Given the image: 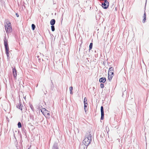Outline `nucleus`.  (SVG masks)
<instances>
[{"instance_id":"17","label":"nucleus","mask_w":149,"mask_h":149,"mask_svg":"<svg viewBox=\"0 0 149 149\" xmlns=\"http://www.w3.org/2000/svg\"><path fill=\"white\" fill-rule=\"evenodd\" d=\"M32 28L33 30H34L35 28V26L33 24H32L31 25Z\"/></svg>"},{"instance_id":"11","label":"nucleus","mask_w":149,"mask_h":149,"mask_svg":"<svg viewBox=\"0 0 149 149\" xmlns=\"http://www.w3.org/2000/svg\"><path fill=\"white\" fill-rule=\"evenodd\" d=\"M146 12H145L144 13L143 15V19L142 21L143 23H144L145 22V21L146 20Z\"/></svg>"},{"instance_id":"22","label":"nucleus","mask_w":149,"mask_h":149,"mask_svg":"<svg viewBox=\"0 0 149 149\" xmlns=\"http://www.w3.org/2000/svg\"><path fill=\"white\" fill-rule=\"evenodd\" d=\"M19 106V108L20 109L22 110V108H21H21L20 107V106Z\"/></svg>"},{"instance_id":"3","label":"nucleus","mask_w":149,"mask_h":149,"mask_svg":"<svg viewBox=\"0 0 149 149\" xmlns=\"http://www.w3.org/2000/svg\"><path fill=\"white\" fill-rule=\"evenodd\" d=\"M4 44L5 48L6 54L8 56L9 55V49L8 44V41L6 37L4 39Z\"/></svg>"},{"instance_id":"1","label":"nucleus","mask_w":149,"mask_h":149,"mask_svg":"<svg viewBox=\"0 0 149 149\" xmlns=\"http://www.w3.org/2000/svg\"><path fill=\"white\" fill-rule=\"evenodd\" d=\"M92 136L90 132H87L85 138L83 141V143L85 146H87L90 143L91 140Z\"/></svg>"},{"instance_id":"15","label":"nucleus","mask_w":149,"mask_h":149,"mask_svg":"<svg viewBox=\"0 0 149 149\" xmlns=\"http://www.w3.org/2000/svg\"><path fill=\"white\" fill-rule=\"evenodd\" d=\"M72 89H73V88H72V86H71V87H70V93L71 94H72Z\"/></svg>"},{"instance_id":"20","label":"nucleus","mask_w":149,"mask_h":149,"mask_svg":"<svg viewBox=\"0 0 149 149\" xmlns=\"http://www.w3.org/2000/svg\"><path fill=\"white\" fill-rule=\"evenodd\" d=\"M86 104H84V108L85 111H86V108L87 107Z\"/></svg>"},{"instance_id":"4","label":"nucleus","mask_w":149,"mask_h":149,"mask_svg":"<svg viewBox=\"0 0 149 149\" xmlns=\"http://www.w3.org/2000/svg\"><path fill=\"white\" fill-rule=\"evenodd\" d=\"M113 68L111 67L109 70L108 78L109 81H111L114 75Z\"/></svg>"},{"instance_id":"14","label":"nucleus","mask_w":149,"mask_h":149,"mask_svg":"<svg viewBox=\"0 0 149 149\" xmlns=\"http://www.w3.org/2000/svg\"><path fill=\"white\" fill-rule=\"evenodd\" d=\"M18 127L19 128H21L22 127V125L20 122H19L18 123Z\"/></svg>"},{"instance_id":"9","label":"nucleus","mask_w":149,"mask_h":149,"mask_svg":"<svg viewBox=\"0 0 149 149\" xmlns=\"http://www.w3.org/2000/svg\"><path fill=\"white\" fill-rule=\"evenodd\" d=\"M106 79L105 77H102L100 79L99 81L100 82L104 83L106 81Z\"/></svg>"},{"instance_id":"5","label":"nucleus","mask_w":149,"mask_h":149,"mask_svg":"<svg viewBox=\"0 0 149 149\" xmlns=\"http://www.w3.org/2000/svg\"><path fill=\"white\" fill-rule=\"evenodd\" d=\"M41 111L46 118H49L50 115L49 112L46 109L43 108L41 109Z\"/></svg>"},{"instance_id":"13","label":"nucleus","mask_w":149,"mask_h":149,"mask_svg":"<svg viewBox=\"0 0 149 149\" xmlns=\"http://www.w3.org/2000/svg\"><path fill=\"white\" fill-rule=\"evenodd\" d=\"M92 47H93V43H90V45H89V50H91V49L92 48Z\"/></svg>"},{"instance_id":"16","label":"nucleus","mask_w":149,"mask_h":149,"mask_svg":"<svg viewBox=\"0 0 149 149\" xmlns=\"http://www.w3.org/2000/svg\"><path fill=\"white\" fill-rule=\"evenodd\" d=\"M52 30L53 31H54L55 30L54 26L53 25H52L51 26Z\"/></svg>"},{"instance_id":"7","label":"nucleus","mask_w":149,"mask_h":149,"mask_svg":"<svg viewBox=\"0 0 149 149\" xmlns=\"http://www.w3.org/2000/svg\"><path fill=\"white\" fill-rule=\"evenodd\" d=\"M101 119L103 120L104 118V109L103 106H101Z\"/></svg>"},{"instance_id":"8","label":"nucleus","mask_w":149,"mask_h":149,"mask_svg":"<svg viewBox=\"0 0 149 149\" xmlns=\"http://www.w3.org/2000/svg\"><path fill=\"white\" fill-rule=\"evenodd\" d=\"M17 71L15 68H14L13 69V73L14 77L16 79L17 76Z\"/></svg>"},{"instance_id":"18","label":"nucleus","mask_w":149,"mask_h":149,"mask_svg":"<svg viewBox=\"0 0 149 149\" xmlns=\"http://www.w3.org/2000/svg\"><path fill=\"white\" fill-rule=\"evenodd\" d=\"M30 106L32 110H34V107L32 104H31Z\"/></svg>"},{"instance_id":"6","label":"nucleus","mask_w":149,"mask_h":149,"mask_svg":"<svg viewBox=\"0 0 149 149\" xmlns=\"http://www.w3.org/2000/svg\"><path fill=\"white\" fill-rule=\"evenodd\" d=\"M104 2L102 3V6L104 9H107L109 6V3L107 0H103Z\"/></svg>"},{"instance_id":"21","label":"nucleus","mask_w":149,"mask_h":149,"mask_svg":"<svg viewBox=\"0 0 149 149\" xmlns=\"http://www.w3.org/2000/svg\"><path fill=\"white\" fill-rule=\"evenodd\" d=\"M16 16H17V17H19V15H18V14H17V13H16Z\"/></svg>"},{"instance_id":"2","label":"nucleus","mask_w":149,"mask_h":149,"mask_svg":"<svg viewBox=\"0 0 149 149\" xmlns=\"http://www.w3.org/2000/svg\"><path fill=\"white\" fill-rule=\"evenodd\" d=\"M5 27L6 32L7 33H10L12 31V27L10 22L7 21L5 23Z\"/></svg>"},{"instance_id":"19","label":"nucleus","mask_w":149,"mask_h":149,"mask_svg":"<svg viewBox=\"0 0 149 149\" xmlns=\"http://www.w3.org/2000/svg\"><path fill=\"white\" fill-rule=\"evenodd\" d=\"M104 87V84H103L101 83L100 84V87L101 88H103Z\"/></svg>"},{"instance_id":"10","label":"nucleus","mask_w":149,"mask_h":149,"mask_svg":"<svg viewBox=\"0 0 149 149\" xmlns=\"http://www.w3.org/2000/svg\"><path fill=\"white\" fill-rule=\"evenodd\" d=\"M55 20L54 19H52L50 22V24L52 25H53L55 24Z\"/></svg>"},{"instance_id":"12","label":"nucleus","mask_w":149,"mask_h":149,"mask_svg":"<svg viewBox=\"0 0 149 149\" xmlns=\"http://www.w3.org/2000/svg\"><path fill=\"white\" fill-rule=\"evenodd\" d=\"M84 104H87L88 102L87 100V99L86 97H85L84 99Z\"/></svg>"}]
</instances>
